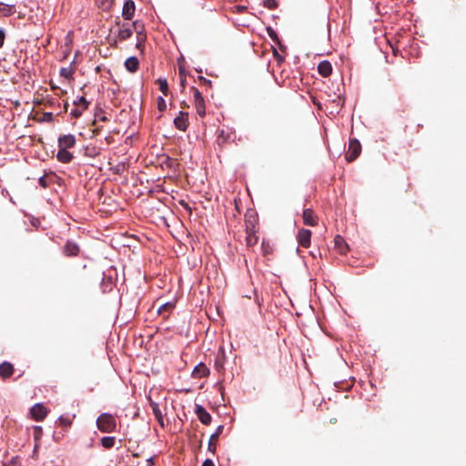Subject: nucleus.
<instances>
[{
    "mask_svg": "<svg viewBox=\"0 0 466 466\" xmlns=\"http://www.w3.org/2000/svg\"><path fill=\"white\" fill-rule=\"evenodd\" d=\"M258 218L254 212H249L245 216V228H246V246L248 248L254 247L258 241Z\"/></svg>",
    "mask_w": 466,
    "mask_h": 466,
    "instance_id": "nucleus-1",
    "label": "nucleus"
},
{
    "mask_svg": "<svg viewBox=\"0 0 466 466\" xmlns=\"http://www.w3.org/2000/svg\"><path fill=\"white\" fill-rule=\"evenodd\" d=\"M96 427L102 432L111 433L116 429V420L112 414L105 412L96 419Z\"/></svg>",
    "mask_w": 466,
    "mask_h": 466,
    "instance_id": "nucleus-2",
    "label": "nucleus"
},
{
    "mask_svg": "<svg viewBox=\"0 0 466 466\" xmlns=\"http://www.w3.org/2000/svg\"><path fill=\"white\" fill-rule=\"evenodd\" d=\"M191 91L193 92L194 105H195L197 114L200 117H204L206 116L205 99H204L201 92L198 88L192 86Z\"/></svg>",
    "mask_w": 466,
    "mask_h": 466,
    "instance_id": "nucleus-3",
    "label": "nucleus"
},
{
    "mask_svg": "<svg viewBox=\"0 0 466 466\" xmlns=\"http://www.w3.org/2000/svg\"><path fill=\"white\" fill-rule=\"evenodd\" d=\"M361 152V145L357 139H350L349 143V149L346 153V159L348 162L354 161Z\"/></svg>",
    "mask_w": 466,
    "mask_h": 466,
    "instance_id": "nucleus-4",
    "label": "nucleus"
},
{
    "mask_svg": "<svg viewBox=\"0 0 466 466\" xmlns=\"http://www.w3.org/2000/svg\"><path fill=\"white\" fill-rule=\"evenodd\" d=\"M47 413V409L42 403L35 404L30 410V414L32 418L36 421L44 420Z\"/></svg>",
    "mask_w": 466,
    "mask_h": 466,
    "instance_id": "nucleus-5",
    "label": "nucleus"
},
{
    "mask_svg": "<svg viewBox=\"0 0 466 466\" xmlns=\"http://www.w3.org/2000/svg\"><path fill=\"white\" fill-rule=\"evenodd\" d=\"M176 128L180 131H186L188 127V114L184 111H179L178 115L174 119Z\"/></svg>",
    "mask_w": 466,
    "mask_h": 466,
    "instance_id": "nucleus-6",
    "label": "nucleus"
},
{
    "mask_svg": "<svg viewBox=\"0 0 466 466\" xmlns=\"http://www.w3.org/2000/svg\"><path fill=\"white\" fill-rule=\"evenodd\" d=\"M80 253V247L73 240H67L63 247V254L66 257H76Z\"/></svg>",
    "mask_w": 466,
    "mask_h": 466,
    "instance_id": "nucleus-7",
    "label": "nucleus"
},
{
    "mask_svg": "<svg viewBox=\"0 0 466 466\" xmlns=\"http://www.w3.org/2000/svg\"><path fill=\"white\" fill-rule=\"evenodd\" d=\"M311 231L309 229L301 228L299 230L297 239L299 245L303 248L310 246Z\"/></svg>",
    "mask_w": 466,
    "mask_h": 466,
    "instance_id": "nucleus-8",
    "label": "nucleus"
},
{
    "mask_svg": "<svg viewBox=\"0 0 466 466\" xmlns=\"http://www.w3.org/2000/svg\"><path fill=\"white\" fill-rule=\"evenodd\" d=\"M195 413L197 414L198 420L203 424L209 425L211 423V420H212L211 415L201 405L196 404V406H195Z\"/></svg>",
    "mask_w": 466,
    "mask_h": 466,
    "instance_id": "nucleus-9",
    "label": "nucleus"
},
{
    "mask_svg": "<svg viewBox=\"0 0 466 466\" xmlns=\"http://www.w3.org/2000/svg\"><path fill=\"white\" fill-rule=\"evenodd\" d=\"M75 146L76 137L74 135H64L58 138V147L68 149L74 147Z\"/></svg>",
    "mask_w": 466,
    "mask_h": 466,
    "instance_id": "nucleus-10",
    "label": "nucleus"
},
{
    "mask_svg": "<svg viewBox=\"0 0 466 466\" xmlns=\"http://www.w3.org/2000/svg\"><path fill=\"white\" fill-rule=\"evenodd\" d=\"M303 223L307 226L315 227L318 225V218L311 208H305L302 214Z\"/></svg>",
    "mask_w": 466,
    "mask_h": 466,
    "instance_id": "nucleus-11",
    "label": "nucleus"
},
{
    "mask_svg": "<svg viewBox=\"0 0 466 466\" xmlns=\"http://www.w3.org/2000/svg\"><path fill=\"white\" fill-rule=\"evenodd\" d=\"M223 430H224V426L219 425L217 428L216 431L209 438L208 450V451H210L213 454L216 452L217 441H218V437L222 434Z\"/></svg>",
    "mask_w": 466,
    "mask_h": 466,
    "instance_id": "nucleus-12",
    "label": "nucleus"
},
{
    "mask_svg": "<svg viewBox=\"0 0 466 466\" xmlns=\"http://www.w3.org/2000/svg\"><path fill=\"white\" fill-rule=\"evenodd\" d=\"M232 140H233V134L230 132H228L224 129L219 131L218 137H217V143L220 148H223L226 145H228Z\"/></svg>",
    "mask_w": 466,
    "mask_h": 466,
    "instance_id": "nucleus-13",
    "label": "nucleus"
},
{
    "mask_svg": "<svg viewBox=\"0 0 466 466\" xmlns=\"http://www.w3.org/2000/svg\"><path fill=\"white\" fill-rule=\"evenodd\" d=\"M136 10L135 3L132 0H127L124 4L122 15L127 20H131Z\"/></svg>",
    "mask_w": 466,
    "mask_h": 466,
    "instance_id": "nucleus-14",
    "label": "nucleus"
},
{
    "mask_svg": "<svg viewBox=\"0 0 466 466\" xmlns=\"http://www.w3.org/2000/svg\"><path fill=\"white\" fill-rule=\"evenodd\" d=\"M15 369L12 363L4 361L0 364V377L4 380L10 378L14 374Z\"/></svg>",
    "mask_w": 466,
    "mask_h": 466,
    "instance_id": "nucleus-15",
    "label": "nucleus"
},
{
    "mask_svg": "<svg viewBox=\"0 0 466 466\" xmlns=\"http://www.w3.org/2000/svg\"><path fill=\"white\" fill-rule=\"evenodd\" d=\"M58 148L59 149L56 154L57 160L64 164L70 163L74 158L73 154L66 148H62V147H58Z\"/></svg>",
    "mask_w": 466,
    "mask_h": 466,
    "instance_id": "nucleus-16",
    "label": "nucleus"
},
{
    "mask_svg": "<svg viewBox=\"0 0 466 466\" xmlns=\"http://www.w3.org/2000/svg\"><path fill=\"white\" fill-rule=\"evenodd\" d=\"M318 72L323 77L329 76L332 73L331 64L327 60L321 61L318 66Z\"/></svg>",
    "mask_w": 466,
    "mask_h": 466,
    "instance_id": "nucleus-17",
    "label": "nucleus"
},
{
    "mask_svg": "<svg viewBox=\"0 0 466 466\" xmlns=\"http://www.w3.org/2000/svg\"><path fill=\"white\" fill-rule=\"evenodd\" d=\"M209 374L208 368L204 363L197 365L192 372V376L196 379H201Z\"/></svg>",
    "mask_w": 466,
    "mask_h": 466,
    "instance_id": "nucleus-18",
    "label": "nucleus"
},
{
    "mask_svg": "<svg viewBox=\"0 0 466 466\" xmlns=\"http://www.w3.org/2000/svg\"><path fill=\"white\" fill-rule=\"evenodd\" d=\"M334 244L336 249L340 254H345L348 251V244L345 242L344 238L341 236L338 235L335 237Z\"/></svg>",
    "mask_w": 466,
    "mask_h": 466,
    "instance_id": "nucleus-19",
    "label": "nucleus"
},
{
    "mask_svg": "<svg viewBox=\"0 0 466 466\" xmlns=\"http://www.w3.org/2000/svg\"><path fill=\"white\" fill-rule=\"evenodd\" d=\"M139 66L138 59L136 56L128 57L125 62V66L127 71L135 73L137 71Z\"/></svg>",
    "mask_w": 466,
    "mask_h": 466,
    "instance_id": "nucleus-20",
    "label": "nucleus"
},
{
    "mask_svg": "<svg viewBox=\"0 0 466 466\" xmlns=\"http://www.w3.org/2000/svg\"><path fill=\"white\" fill-rule=\"evenodd\" d=\"M261 249L263 256L267 257L271 255L274 251V247L269 240L263 238L261 243Z\"/></svg>",
    "mask_w": 466,
    "mask_h": 466,
    "instance_id": "nucleus-21",
    "label": "nucleus"
},
{
    "mask_svg": "<svg viewBox=\"0 0 466 466\" xmlns=\"http://www.w3.org/2000/svg\"><path fill=\"white\" fill-rule=\"evenodd\" d=\"M36 105H43L45 107H53L55 105L59 106V103L53 98L43 97L35 101Z\"/></svg>",
    "mask_w": 466,
    "mask_h": 466,
    "instance_id": "nucleus-22",
    "label": "nucleus"
},
{
    "mask_svg": "<svg viewBox=\"0 0 466 466\" xmlns=\"http://www.w3.org/2000/svg\"><path fill=\"white\" fill-rule=\"evenodd\" d=\"M151 408H152L153 414L155 415V417L157 420V421L159 422V424L161 426H164L163 415H162V412H161V410H160L158 404L156 402H152Z\"/></svg>",
    "mask_w": 466,
    "mask_h": 466,
    "instance_id": "nucleus-23",
    "label": "nucleus"
},
{
    "mask_svg": "<svg viewBox=\"0 0 466 466\" xmlns=\"http://www.w3.org/2000/svg\"><path fill=\"white\" fill-rule=\"evenodd\" d=\"M15 12L14 5L0 3V15L10 16Z\"/></svg>",
    "mask_w": 466,
    "mask_h": 466,
    "instance_id": "nucleus-24",
    "label": "nucleus"
},
{
    "mask_svg": "<svg viewBox=\"0 0 466 466\" xmlns=\"http://www.w3.org/2000/svg\"><path fill=\"white\" fill-rule=\"evenodd\" d=\"M116 443L115 437L106 436L101 439V444L106 449H111Z\"/></svg>",
    "mask_w": 466,
    "mask_h": 466,
    "instance_id": "nucleus-25",
    "label": "nucleus"
},
{
    "mask_svg": "<svg viewBox=\"0 0 466 466\" xmlns=\"http://www.w3.org/2000/svg\"><path fill=\"white\" fill-rule=\"evenodd\" d=\"M133 32L129 27H122L118 32V38L120 40H127L132 35Z\"/></svg>",
    "mask_w": 466,
    "mask_h": 466,
    "instance_id": "nucleus-26",
    "label": "nucleus"
},
{
    "mask_svg": "<svg viewBox=\"0 0 466 466\" xmlns=\"http://www.w3.org/2000/svg\"><path fill=\"white\" fill-rule=\"evenodd\" d=\"M147 40V35L145 32L139 31L137 35V47L138 49L144 48L145 42Z\"/></svg>",
    "mask_w": 466,
    "mask_h": 466,
    "instance_id": "nucleus-27",
    "label": "nucleus"
},
{
    "mask_svg": "<svg viewBox=\"0 0 466 466\" xmlns=\"http://www.w3.org/2000/svg\"><path fill=\"white\" fill-rule=\"evenodd\" d=\"M157 83L159 85V90L163 93L164 96H167L168 94V85L166 79L159 78L157 80Z\"/></svg>",
    "mask_w": 466,
    "mask_h": 466,
    "instance_id": "nucleus-28",
    "label": "nucleus"
},
{
    "mask_svg": "<svg viewBox=\"0 0 466 466\" xmlns=\"http://www.w3.org/2000/svg\"><path fill=\"white\" fill-rule=\"evenodd\" d=\"M74 104L76 106L81 108L82 110H86L88 107L89 102L86 101L85 96H81L77 100H76Z\"/></svg>",
    "mask_w": 466,
    "mask_h": 466,
    "instance_id": "nucleus-29",
    "label": "nucleus"
},
{
    "mask_svg": "<svg viewBox=\"0 0 466 466\" xmlns=\"http://www.w3.org/2000/svg\"><path fill=\"white\" fill-rule=\"evenodd\" d=\"M267 33L272 41H274L276 44L280 45V40L279 38V35H278L277 32L272 27H270V26L267 27Z\"/></svg>",
    "mask_w": 466,
    "mask_h": 466,
    "instance_id": "nucleus-30",
    "label": "nucleus"
},
{
    "mask_svg": "<svg viewBox=\"0 0 466 466\" xmlns=\"http://www.w3.org/2000/svg\"><path fill=\"white\" fill-rule=\"evenodd\" d=\"M74 74V69L72 67H63L60 70V76H64L67 79L71 78Z\"/></svg>",
    "mask_w": 466,
    "mask_h": 466,
    "instance_id": "nucleus-31",
    "label": "nucleus"
},
{
    "mask_svg": "<svg viewBox=\"0 0 466 466\" xmlns=\"http://www.w3.org/2000/svg\"><path fill=\"white\" fill-rule=\"evenodd\" d=\"M173 307H174V306H173V304H172V303H166V304L161 305V306L159 307V309H158V310H157V311H158V313H159V314H162V313H164L165 311H169V310H171V309H173Z\"/></svg>",
    "mask_w": 466,
    "mask_h": 466,
    "instance_id": "nucleus-32",
    "label": "nucleus"
},
{
    "mask_svg": "<svg viewBox=\"0 0 466 466\" xmlns=\"http://www.w3.org/2000/svg\"><path fill=\"white\" fill-rule=\"evenodd\" d=\"M264 5L268 7V9H275L278 6L277 0H265Z\"/></svg>",
    "mask_w": 466,
    "mask_h": 466,
    "instance_id": "nucleus-33",
    "label": "nucleus"
},
{
    "mask_svg": "<svg viewBox=\"0 0 466 466\" xmlns=\"http://www.w3.org/2000/svg\"><path fill=\"white\" fill-rule=\"evenodd\" d=\"M157 108L159 111H164L167 108V104L165 99L162 96L157 98Z\"/></svg>",
    "mask_w": 466,
    "mask_h": 466,
    "instance_id": "nucleus-34",
    "label": "nucleus"
},
{
    "mask_svg": "<svg viewBox=\"0 0 466 466\" xmlns=\"http://www.w3.org/2000/svg\"><path fill=\"white\" fill-rule=\"evenodd\" d=\"M59 423H60L61 426H63L65 428H68V427L71 426L72 421H71L70 419L60 417L59 418Z\"/></svg>",
    "mask_w": 466,
    "mask_h": 466,
    "instance_id": "nucleus-35",
    "label": "nucleus"
},
{
    "mask_svg": "<svg viewBox=\"0 0 466 466\" xmlns=\"http://www.w3.org/2000/svg\"><path fill=\"white\" fill-rule=\"evenodd\" d=\"M43 430L41 426H34V437L35 440H39L42 436Z\"/></svg>",
    "mask_w": 466,
    "mask_h": 466,
    "instance_id": "nucleus-36",
    "label": "nucleus"
},
{
    "mask_svg": "<svg viewBox=\"0 0 466 466\" xmlns=\"http://www.w3.org/2000/svg\"><path fill=\"white\" fill-rule=\"evenodd\" d=\"M133 26H134L135 31L137 32V35L138 34L139 31L145 32L144 25L140 21H137V20L135 21L133 23Z\"/></svg>",
    "mask_w": 466,
    "mask_h": 466,
    "instance_id": "nucleus-37",
    "label": "nucleus"
},
{
    "mask_svg": "<svg viewBox=\"0 0 466 466\" xmlns=\"http://www.w3.org/2000/svg\"><path fill=\"white\" fill-rule=\"evenodd\" d=\"M83 111L84 110L76 106V108L73 109L70 114L73 117L78 118L82 116Z\"/></svg>",
    "mask_w": 466,
    "mask_h": 466,
    "instance_id": "nucleus-38",
    "label": "nucleus"
},
{
    "mask_svg": "<svg viewBox=\"0 0 466 466\" xmlns=\"http://www.w3.org/2000/svg\"><path fill=\"white\" fill-rule=\"evenodd\" d=\"M5 39V32L4 29H0V48L3 47Z\"/></svg>",
    "mask_w": 466,
    "mask_h": 466,
    "instance_id": "nucleus-39",
    "label": "nucleus"
},
{
    "mask_svg": "<svg viewBox=\"0 0 466 466\" xmlns=\"http://www.w3.org/2000/svg\"><path fill=\"white\" fill-rule=\"evenodd\" d=\"M53 116H54V115L51 112H46L44 114V119L48 122L53 120Z\"/></svg>",
    "mask_w": 466,
    "mask_h": 466,
    "instance_id": "nucleus-40",
    "label": "nucleus"
},
{
    "mask_svg": "<svg viewBox=\"0 0 466 466\" xmlns=\"http://www.w3.org/2000/svg\"><path fill=\"white\" fill-rule=\"evenodd\" d=\"M199 81L206 86H211V81L208 79H206L204 76H199Z\"/></svg>",
    "mask_w": 466,
    "mask_h": 466,
    "instance_id": "nucleus-41",
    "label": "nucleus"
},
{
    "mask_svg": "<svg viewBox=\"0 0 466 466\" xmlns=\"http://www.w3.org/2000/svg\"><path fill=\"white\" fill-rule=\"evenodd\" d=\"M39 184L43 187H46L48 186V183L46 182V177H41L39 178Z\"/></svg>",
    "mask_w": 466,
    "mask_h": 466,
    "instance_id": "nucleus-42",
    "label": "nucleus"
},
{
    "mask_svg": "<svg viewBox=\"0 0 466 466\" xmlns=\"http://www.w3.org/2000/svg\"><path fill=\"white\" fill-rule=\"evenodd\" d=\"M201 466H215V464L210 459H207L204 461Z\"/></svg>",
    "mask_w": 466,
    "mask_h": 466,
    "instance_id": "nucleus-43",
    "label": "nucleus"
},
{
    "mask_svg": "<svg viewBox=\"0 0 466 466\" xmlns=\"http://www.w3.org/2000/svg\"><path fill=\"white\" fill-rule=\"evenodd\" d=\"M274 57L279 62L283 60V57L278 53L276 49L273 51Z\"/></svg>",
    "mask_w": 466,
    "mask_h": 466,
    "instance_id": "nucleus-44",
    "label": "nucleus"
},
{
    "mask_svg": "<svg viewBox=\"0 0 466 466\" xmlns=\"http://www.w3.org/2000/svg\"><path fill=\"white\" fill-rule=\"evenodd\" d=\"M180 75H182V71L181 70H180ZM186 82H187L186 76H181L180 85H181L182 87H185Z\"/></svg>",
    "mask_w": 466,
    "mask_h": 466,
    "instance_id": "nucleus-45",
    "label": "nucleus"
},
{
    "mask_svg": "<svg viewBox=\"0 0 466 466\" xmlns=\"http://www.w3.org/2000/svg\"><path fill=\"white\" fill-rule=\"evenodd\" d=\"M154 464V459L151 457L147 460V466H152Z\"/></svg>",
    "mask_w": 466,
    "mask_h": 466,
    "instance_id": "nucleus-46",
    "label": "nucleus"
},
{
    "mask_svg": "<svg viewBox=\"0 0 466 466\" xmlns=\"http://www.w3.org/2000/svg\"><path fill=\"white\" fill-rule=\"evenodd\" d=\"M187 107H189V106L185 101H183L181 103V108H187Z\"/></svg>",
    "mask_w": 466,
    "mask_h": 466,
    "instance_id": "nucleus-47",
    "label": "nucleus"
},
{
    "mask_svg": "<svg viewBox=\"0 0 466 466\" xmlns=\"http://www.w3.org/2000/svg\"><path fill=\"white\" fill-rule=\"evenodd\" d=\"M67 107H68V103H67V102H65V105H64V112H66V111H67Z\"/></svg>",
    "mask_w": 466,
    "mask_h": 466,
    "instance_id": "nucleus-48",
    "label": "nucleus"
},
{
    "mask_svg": "<svg viewBox=\"0 0 466 466\" xmlns=\"http://www.w3.org/2000/svg\"><path fill=\"white\" fill-rule=\"evenodd\" d=\"M135 457H138V453H134L133 454Z\"/></svg>",
    "mask_w": 466,
    "mask_h": 466,
    "instance_id": "nucleus-49",
    "label": "nucleus"
}]
</instances>
